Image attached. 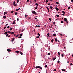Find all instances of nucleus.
Returning <instances> with one entry per match:
<instances>
[{
  "mask_svg": "<svg viewBox=\"0 0 73 73\" xmlns=\"http://www.w3.org/2000/svg\"><path fill=\"white\" fill-rule=\"evenodd\" d=\"M35 69H37L38 68H40V69H42V68L40 66H36L35 68Z\"/></svg>",
  "mask_w": 73,
  "mask_h": 73,
  "instance_id": "nucleus-1",
  "label": "nucleus"
},
{
  "mask_svg": "<svg viewBox=\"0 0 73 73\" xmlns=\"http://www.w3.org/2000/svg\"><path fill=\"white\" fill-rule=\"evenodd\" d=\"M64 21H66V22L67 23V24H68V21H67V19H66V18H64Z\"/></svg>",
  "mask_w": 73,
  "mask_h": 73,
  "instance_id": "nucleus-2",
  "label": "nucleus"
},
{
  "mask_svg": "<svg viewBox=\"0 0 73 73\" xmlns=\"http://www.w3.org/2000/svg\"><path fill=\"white\" fill-rule=\"evenodd\" d=\"M32 13L33 14H35V15H37V13L35 12V11H32Z\"/></svg>",
  "mask_w": 73,
  "mask_h": 73,
  "instance_id": "nucleus-3",
  "label": "nucleus"
},
{
  "mask_svg": "<svg viewBox=\"0 0 73 73\" xmlns=\"http://www.w3.org/2000/svg\"><path fill=\"white\" fill-rule=\"evenodd\" d=\"M55 9H56V11H58V10H59V9H58V8L57 7H56V8H55Z\"/></svg>",
  "mask_w": 73,
  "mask_h": 73,
  "instance_id": "nucleus-4",
  "label": "nucleus"
},
{
  "mask_svg": "<svg viewBox=\"0 0 73 73\" xmlns=\"http://www.w3.org/2000/svg\"><path fill=\"white\" fill-rule=\"evenodd\" d=\"M7 50L8 52H11V50L9 49H7Z\"/></svg>",
  "mask_w": 73,
  "mask_h": 73,
  "instance_id": "nucleus-5",
  "label": "nucleus"
},
{
  "mask_svg": "<svg viewBox=\"0 0 73 73\" xmlns=\"http://www.w3.org/2000/svg\"><path fill=\"white\" fill-rule=\"evenodd\" d=\"M15 2H14L13 3V4H14V5H15V6H16V5H17V4H15Z\"/></svg>",
  "mask_w": 73,
  "mask_h": 73,
  "instance_id": "nucleus-6",
  "label": "nucleus"
},
{
  "mask_svg": "<svg viewBox=\"0 0 73 73\" xmlns=\"http://www.w3.org/2000/svg\"><path fill=\"white\" fill-rule=\"evenodd\" d=\"M36 27H37V28H39V27H40V26H39V25L37 26L36 25Z\"/></svg>",
  "mask_w": 73,
  "mask_h": 73,
  "instance_id": "nucleus-7",
  "label": "nucleus"
},
{
  "mask_svg": "<svg viewBox=\"0 0 73 73\" xmlns=\"http://www.w3.org/2000/svg\"><path fill=\"white\" fill-rule=\"evenodd\" d=\"M16 53H20V51H15Z\"/></svg>",
  "mask_w": 73,
  "mask_h": 73,
  "instance_id": "nucleus-8",
  "label": "nucleus"
},
{
  "mask_svg": "<svg viewBox=\"0 0 73 73\" xmlns=\"http://www.w3.org/2000/svg\"><path fill=\"white\" fill-rule=\"evenodd\" d=\"M7 33L9 34H11V31H8Z\"/></svg>",
  "mask_w": 73,
  "mask_h": 73,
  "instance_id": "nucleus-9",
  "label": "nucleus"
},
{
  "mask_svg": "<svg viewBox=\"0 0 73 73\" xmlns=\"http://www.w3.org/2000/svg\"><path fill=\"white\" fill-rule=\"evenodd\" d=\"M53 41H54V40L53 39H52L51 40V42H53Z\"/></svg>",
  "mask_w": 73,
  "mask_h": 73,
  "instance_id": "nucleus-10",
  "label": "nucleus"
},
{
  "mask_svg": "<svg viewBox=\"0 0 73 73\" xmlns=\"http://www.w3.org/2000/svg\"><path fill=\"white\" fill-rule=\"evenodd\" d=\"M14 40H15V38H13L12 39V40H11L12 42H13V41H14Z\"/></svg>",
  "mask_w": 73,
  "mask_h": 73,
  "instance_id": "nucleus-11",
  "label": "nucleus"
},
{
  "mask_svg": "<svg viewBox=\"0 0 73 73\" xmlns=\"http://www.w3.org/2000/svg\"><path fill=\"white\" fill-rule=\"evenodd\" d=\"M58 55L59 56H58V57H59V56H60V53L59 52H58Z\"/></svg>",
  "mask_w": 73,
  "mask_h": 73,
  "instance_id": "nucleus-12",
  "label": "nucleus"
},
{
  "mask_svg": "<svg viewBox=\"0 0 73 73\" xmlns=\"http://www.w3.org/2000/svg\"><path fill=\"white\" fill-rule=\"evenodd\" d=\"M20 8L18 9H16V11H18V10H20Z\"/></svg>",
  "mask_w": 73,
  "mask_h": 73,
  "instance_id": "nucleus-13",
  "label": "nucleus"
},
{
  "mask_svg": "<svg viewBox=\"0 0 73 73\" xmlns=\"http://www.w3.org/2000/svg\"><path fill=\"white\" fill-rule=\"evenodd\" d=\"M62 12L63 13V14H65V11H62Z\"/></svg>",
  "mask_w": 73,
  "mask_h": 73,
  "instance_id": "nucleus-14",
  "label": "nucleus"
},
{
  "mask_svg": "<svg viewBox=\"0 0 73 73\" xmlns=\"http://www.w3.org/2000/svg\"><path fill=\"white\" fill-rule=\"evenodd\" d=\"M3 19H6V18H7V17H6V16H4L3 17Z\"/></svg>",
  "mask_w": 73,
  "mask_h": 73,
  "instance_id": "nucleus-15",
  "label": "nucleus"
},
{
  "mask_svg": "<svg viewBox=\"0 0 73 73\" xmlns=\"http://www.w3.org/2000/svg\"><path fill=\"white\" fill-rule=\"evenodd\" d=\"M55 59H56V58L55 57L52 59V60L54 61Z\"/></svg>",
  "mask_w": 73,
  "mask_h": 73,
  "instance_id": "nucleus-16",
  "label": "nucleus"
},
{
  "mask_svg": "<svg viewBox=\"0 0 73 73\" xmlns=\"http://www.w3.org/2000/svg\"><path fill=\"white\" fill-rule=\"evenodd\" d=\"M53 36H56V34H54L53 35Z\"/></svg>",
  "mask_w": 73,
  "mask_h": 73,
  "instance_id": "nucleus-17",
  "label": "nucleus"
},
{
  "mask_svg": "<svg viewBox=\"0 0 73 73\" xmlns=\"http://www.w3.org/2000/svg\"><path fill=\"white\" fill-rule=\"evenodd\" d=\"M62 71H65V70L64 69H62Z\"/></svg>",
  "mask_w": 73,
  "mask_h": 73,
  "instance_id": "nucleus-18",
  "label": "nucleus"
},
{
  "mask_svg": "<svg viewBox=\"0 0 73 73\" xmlns=\"http://www.w3.org/2000/svg\"><path fill=\"white\" fill-rule=\"evenodd\" d=\"M6 14H7V12H4V15H6Z\"/></svg>",
  "mask_w": 73,
  "mask_h": 73,
  "instance_id": "nucleus-19",
  "label": "nucleus"
},
{
  "mask_svg": "<svg viewBox=\"0 0 73 73\" xmlns=\"http://www.w3.org/2000/svg\"><path fill=\"white\" fill-rule=\"evenodd\" d=\"M13 29V28L12 27L11 28H10V31H12Z\"/></svg>",
  "mask_w": 73,
  "mask_h": 73,
  "instance_id": "nucleus-20",
  "label": "nucleus"
},
{
  "mask_svg": "<svg viewBox=\"0 0 73 73\" xmlns=\"http://www.w3.org/2000/svg\"><path fill=\"white\" fill-rule=\"evenodd\" d=\"M13 12H14V11H12L11 12V13H13Z\"/></svg>",
  "mask_w": 73,
  "mask_h": 73,
  "instance_id": "nucleus-21",
  "label": "nucleus"
},
{
  "mask_svg": "<svg viewBox=\"0 0 73 73\" xmlns=\"http://www.w3.org/2000/svg\"><path fill=\"white\" fill-rule=\"evenodd\" d=\"M55 40V41L56 42L57 41V38H56Z\"/></svg>",
  "mask_w": 73,
  "mask_h": 73,
  "instance_id": "nucleus-22",
  "label": "nucleus"
},
{
  "mask_svg": "<svg viewBox=\"0 0 73 73\" xmlns=\"http://www.w3.org/2000/svg\"><path fill=\"white\" fill-rule=\"evenodd\" d=\"M4 34V35H6V34H7V32H5Z\"/></svg>",
  "mask_w": 73,
  "mask_h": 73,
  "instance_id": "nucleus-23",
  "label": "nucleus"
},
{
  "mask_svg": "<svg viewBox=\"0 0 73 73\" xmlns=\"http://www.w3.org/2000/svg\"><path fill=\"white\" fill-rule=\"evenodd\" d=\"M35 5H37V6H38V3H36Z\"/></svg>",
  "mask_w": 73,
  "mask_h": 73,
  "instance_id": "nucleus-24",
  "label": "nucleus"
},
{
  "mask_svg": "<svg viewBox=\"0 0 73 73\" xmlns=\"http://www.w3.org/2000/svg\"><path fill=\"white\" fill-rule=\"evenodd\" d=\"M20 54L21 55H23V52H20Z\"/></svg>",
  "mask_w": 73,
  "mask_h": 73,
  "instance_id": "nucleus-25",
  "label": "nucleus"
},
{
  "mask_svg": "<svg viewBox=\"0 0 73 73\" xmlns=\"http://www.w3.org/2000/svg\"><path fill=\"white\" fill-rule=\"evenodd\" d=\"M36 38H40V36H36Z\"/></svg>",
  "mask_w": 73,
  "mask_h": 73,
  "instance_id": "nucleus-26",
  "label": "nucleus"
},
{
  "mask_svg": "<svg viewBox=\"0 0 73 73\" xmlns=\"http://www.w3.org/2000/svg\"><path fill=\"white\" fill-rule=\"evenodd\" d=\"M50 9H52V8H53V7H52V6H50Z\"/></svg>",
  "mask_w": 73,
  "mask_h": 73,
  "instance_id": "nucleus-27",
  "label": "nucleus"
},
{
  "mask_svg": "<svg viewBox=\"0 0 73 73\" xmlns=\"http://www.w3.org/2000/svg\"><path fill=\"white\" fill-rule=\"evenodd\" d=\"M15 15H17V12L15 13Z\"/></svg>",
  "mask_w": 73,
  "mask_h": 73,
  "instance_id": "nucleus-28",
  "label": "nucleus"
},
{
  "mask_svg": "<svg viewBox=\"0 0 73 73\" xmlns=\"http://www.w3.org/2000/svg\"><path fill=\"white\" fill-rule=\"evenodd\" d=\"M56 16H57V17H60V16H59V15H56Z\"/></svg>",
  "mask_w": 73,
  "mask_h": 73,
  "instance_id": "nucleus-29",
  "label": "nucleus"
},
{
  "mask_svg": "<svg viewBox=\"0 0 73 73\" xmlns=\"http://www.w3.org/2000/svg\"><path fill=\"white\" fill-rule=\"evenodd\" d=\"M35 9H37V7L36 6L35 8Z\"/></svg>",
  "mask_w": 73,
  "mask_h": 73,
  "instance_id": "nucleus-30",
  "label": "nucleus"
},
{
  "mask_svg": "<svg viewBox=\"0 0 73 73\" xmlns=\"http://www.w3.org/2000/svg\"><path fill=\"white\" fill-rule=\"evenodd\" d=\"M11 34H12V35H13V34H14V32H11Z\"/></svg>",
  "mask_w": 73,
  "mask_h": 73,
  "instance_id": "nucleus-31",
  "label": "nucleus"
},
{
  "mask_svg": "<svg viewBox=\"0 0 73 73\" xmlns=\"http://www.w3.org/2000/svg\"><path fill=\"white\" fill-rule=\"evenodd\" d=\"M56 69H54V72H55V71H56Z\"/></svg>",
  "mask_w": 73,
  "mask_h": 73,
  "instance_id": "nucleus-32",
  "label": "nucleus"
},
{
  "mask_svg": "<svg viewBox=\"0 0 73 73\" xmlns=\"http://www.w3.org/2000/svg\"><path fill=\"white\" fill-rule=\"evenodd\" d=\"M47 65H46L45 66V68H47Z\"/></svg>",
  "mask_w": 73,
  "mask_h": 73,
  "instance_id": "nucleus-33",
  "label": "nucleus"
},
{
  "mask_svg": "<svg viewBox=\"0 0 73 73\" xmlns=\"http://www.w3.org/2000/svg\"><path fill=\"white\" fill-rule=\"evenodd\" d=\"M23 36V34H20V36Z\"/></svg>",
  "mask_w": 73,
  "mask_h": 73,
  "instance_id": "nucleus-34",
  "label": "nucleus"
},
{
  "mask_svg": "<svg viewBox=\"0 0 73 73\" xmlns=\"http://www.w3.org/2000/svg\"><path fill=\"white\" fill-rule=\"evenodd\" d=\"M19 2V0H17V3H18Z\"/></svg>",
  "mask_w": 73,
  "mask_h": 73,
  "instance_id": "nucleus-35",
  "label": "nucleus"
},
{
  "mask_svg": "<svg viewBox=\"0 0 73 73\" xmlns=\"http://www.w3.org/2000/svg\"><path fill=\"white\" fill-rule=\"evenodd\" d=\"M27 2H28V3H29L30 2V1L28 0L27 1Z\"/></svg>",
  "mask_w": 73,
  "mask_h": 73,
  "instance_id": "nucleus-36",
  "label": "nucleus"
},
{
  "mask_svg": "<svg viewBox=\"0 0 73 73\" xmlns=\"http://www.w3.org/2000/svg\"><path fill=\"white\" fill-rule=\"evenodd\" d=\"M22 37L21 36H19V37H18V38H21Z\"/></svg>",
  "mask_w": 73,
  "mask_h": 73,
  "instance_id": "nucleus-37",
  "label": "nucleus"
},
{
  "mask_svg": "<svg viewBox=\"0 0 73 73\" xmlns=\"http://www.w3.org/2000/svg\"><path fill=\"white\" fill-rule=\"evenodd\" d=\"M70 7H69L68 8V9H70Z\"/></svg>",
  "mask_w": 73,
  "mask_h": 73,
  "instance_id": "nucleus-38",
  "label": "nucleus"
},
{
  "mask_svg": "<svg viewBox=\"0 0 73 73\" xmlns=\"http://www.w3.org/2000/svg\"><path fill=\"white\" fill-rule=\"evenodd\" d=\"M61 23H64V21H61Z\"/></svg>",
  "mask_w": 73,
  "mask_h": 73,
  "instance_id": "nucleus-39",
  "label": "nucleus"
},
{
  "mask_svg": "<svg viewBox=\"0 0 73 73\" xmlns=\"http://www.w3.org/2000/svg\"><path fill=\"white\" fill-rule=\"evenodd\" d=\"M46 8H47V10H49V8H48V7H46Z\"/></svg>",
  "mask_w": 73,
  "mask_h": 73,
  "instance_id": "nucleus-40",
  "label": "nucleus"
},
{
  "mask_svg": "<svg viewBox=\"0 0 73 73\" xmlns=\"http://www.w3.org/2000/svg\"><path fill=\"white\" fill-rule=\"evenodd\" d=\"M48 55H50V53H48Z\"/></svg>",
  "mask_w": 73,
  "mask_h": 73,
  "instance_id": "nucleus-41",
  "label": "nucleus"
},
{
  "mask_svg": "<svg viewBox=\"0 0 73 73\" xmlns=\"http://www.w3.org/2000/svg\"><path fill=\"white\" fill-rule=\"evenodd\" d=\"M61 56L63 57H64V55H63V54H62Z\"/></svg>",
  "mask_w": 73,
  "mask_h": 73,
  "instance_id": "nucleus-42",
  "label": "nucleus"
},
{
  "mask_svg": "<svg viewBox=\"0 0 73 73\" xmlns=\"http://www.w3.org/2000/svg\"><path fill=\"white\" fill-rule=\"evenodd\" d=\"M28 15H25V17H27V16H28Z\"/></svg>",
  "mask_w": 73,
  "mask_h": 73,
  "instance_id": "nucleus-43",
  "label": "nucleus"
},
{
  "mask_svg": "<svg viewBox=\"0 0 73 73\" xmlns=\"http://www.w3.org/2000/svg\"><path fill=\"white\" fill-rule=\"evenodd\" d=\"M38 36H40V33H38Z\"/></svg>",
  "mask_w": 73,
  "mask_h": 73,
  "instance_id": "nucleus-44",
  "label": "nucleus"
},
{
  "mask_svg": "<svg viewBox=\"0 0 73 73\" xmlns=\"http://www.w3.org/2000/svg\"><path fill=\"white\" fill-rule=\"evenodd\" d=\"M56 4H59V3H58V2H56Z\"/></svg>",
  "mask_w": 73,
  "mask_h": 73,
  "instance_id": "nucleus-45",
  "label": "nucleus"
},
{
  "mask_svg": "<svg viewBox=\"0 0 73 73\" xmlns=\"http://www.w3.org/2000/svg\"><path fill=\"white\" fill-rule=\"evenodd\" d=\"M48 0L46 1V3H48Z\"/></svg>",
  "mask_w": 73,
  "mask_h": 73,
  "instance_id": "nucleus-46",
  "label": "nucleus"
},
{
  "mask_svg": "<svg viewBox=\"0 0 73 73\" xmlns=\"http://www.w3.org/2000/svg\"><path fill=\"white\" fill-rule=\"evenodd\" d=\"M53 24L54 25H55V22H54Z\"/></svg>",
  "mask_w": 73,
  "mask_h": 73,
  "instance_id": "nucleus-47",
  "label": "nucleus"
},
{
  "mask_svg": "<svg viewBox=\"0 0 73 73\" xmlns=\"http://www.w3.org/2000/svg\"><path fill=\"white\" fill-rule=\"evenodd\" d=\"M15 24V22L13 23V24Z\"/></svg>",
  "mask_w": 73,
  "mask_h": 73,
  "instance_id": "nucleus-48",
  "label": "nucleus"
},
{
  "mask_svg": "<svg viewBox=\"0 0 73 73\" xmlns=\"http://www.w3.org/2000/svg\"><path fill=\"white\" fill-rule=\"evenodd\" d=\"M49 20H50V21H51V19H50V18H49Z\"/></svg>",
  "mask_w": 73,
  "mask_h": 73,
  "instance_id": "nucleus-49",
  "label": "nucleus"
},
{
  "mask_svg": "<svg viewBox=\"0 0 73 73\" xmlns=\"http://www.w3.org/2000/svg\"><path fill=\"white\" fill-rule=\"evenodd\" d=\"M70 65L71 66L73 65V64H72V63H71L70 64Z\"/></svg>",
  "mask_w": 73,
  "mask_h": 73,
  "instance_id": "nucleus-50",
  "label": "nucleus"
},
{
  "mask_svg": "<svg viewBox=\"0 0 73 73\" xmlns=\"http://www.w3.org/2000/svg\"><path fill=\"white\" fill-rule=\"evenodd\" d=\"M19 36V35H17L16 36V37H18Z\"/></svg>",
  "mask_w": 73,
  "mask_h": 73,
  "instance_id": "nucleus-51",
  "label": "nucleus"
},
{
  "mask_svg": "<svg viewBox=\"0 0 73 73\" xmlns=\"http://www.w3.org/2000/svg\"><path fill=\"white\" fill-rule=\"evenodd\" d=\"M58 63H60V61H59V60H58Z\"/></svg>",
  "mask_w": 73,
  "mask_h": 73,
  "instance_id": "nucleus-52",
  "label": "nucleus"
},
{
  "mask_svg": "<svg viewBox=\"0 0 73 73\" xmlns=\"http://www.w3.org/2000/svg\"><path fill=\"white\" fill-rule=\"evenodd\" d=\"M19 20V18H17V21H18Z\"/></svg>",
  "mask_w": 73,
  "mask_h": 73,
  "instance_id": "nucleus-53",
  "label": "nucleus"
},
{
  "mask_svg": "<svg viewBox=\"0 0 73 73\" xmlns=\"http://www.w3.org/2000/svg\"><path fill=\"white\" fill-rule=\"evenodd\" d=\"M48 5H50V3H48Z\"/></svg>",
  "mask_w": 73,
  "mask_h": 73,
  "instance_id": "nucleus-54",
  "label": "nucleus"
},
{
  "mask_svg": "<svg viewBox=\"0 0 73 73\" xmlns=\"http://www.w3.org/2000/svg\"><path fill=\"white\" fill-rule=\"evenodd\" d=\"M9 28V26H8L7 27V28Z\"/></svg>",
  "mask_w": 73,
  "mask_h": 73,
  "instance_id": "nucleus-55",
  "label": "nucleus"
},
{
  "mask_svg": "<svg viewBox=\"0 0 73 73\" xmlns=\"http://www.w3.org/2000/svg\"><path fill=\"white\" fill-rule=\"evenodd\" d=\"M6 36H7H7H8V34H7Z\"/></svg>",
  "mask_w": 73,
  "mask_h": 73,
  "instance_id": "nucleus-56",
  "label": "nucleus"
},
{
  "mask_svg": "<svg viewBox=\"0 0 73 73\" xmlns=\"http://www.w3.org/2000/svg\"><path fill=\"white\" fill-rule=\"evenodd\" d=\"M62 16H64L65 15H64V14H62Z\"/></svg>",
  "mask_w": 73,
  "mask_h": 73,
  "instance_id": "nucleus-57",
  "label": "nucleus"
},
{
  "mask_svg": "<svg viewBox=\"0 0 73 73\" xmlns=\"http://www.w3.org/2000/svg\"><path fill=\"white\" fill-rule=\"evenodd\" d=\"M49 33H48V34H47V35H48V36H49Z\"/></svg>",
  "mask_w": 73,
  "mask_h": 73,
  "instance_id": "nucleus-58",
  "label": "nucleus"
},
{
  "mask_svg": "<svg viewBox=\"0 0 73 73\" xmlns=\"http://www.w3.org/2000/svg\"><path fill=\"white\" fill-rule=\"evenodd\" d=\"M71 1L72 2V3H73V0H71Z\"/></svg>",
  "mask_w": 73,
  "mask_h": 73,
  "instance_id": "nucleus-59",
  "label": "nucleus"
},
{
  "mask_svg": "<svg viewBox=\"0 0 73 73\" xmlns=\"http://www.w3.org/2000/svg\"><path fill=\"white\" fill-rule=\"evenodd\" d=\"M7 25H8V24H6L5 25L6 26H7Z\"/></svg>",
  "mask_w": 73,
  "mask_h": 73,
  "instance_id": "nucleus-60",
  "label": "nucleus"
},
{
  "mask_svg": "<svg viewBox=\"0 0 73 73\" xmlns=\"http://www.w3.org/2000/svg\"><path fill=\"white\" fill-rule=\"evenodd\" d=\"M4 29H5V28H6V27H4Z\"/></svg>",
  "mask_w": 73,
  "mask_h": 73,
  "instance_id": "nucleus-61",
  "label": "nucleus"
},
{
  "mask_svg": "<svg viewBox=\"0 0 73 73\" xmlns=\"http://www.w3.org/2000/svg\"><path fill=\"white\" fill-rule=\"evenodd\" d=\"M34 1L35 2H36V0H34Z\"/></svg>",
  "mask_w": 73,
  "mask_h": 73,
  "instance_id": "nucleus-62",
  "label": "nucleus"
},
{
  "mask_svg": "<svg viewBox=\"0 0 73 73\" xmlns=\"http://www.w3.org/2000/svg\"><path fill=\"white\" fill-rule=\"evenodd\" d=\"M34 32H35V29L34 30Z\"/></svg>",
  "mask_w": 73,
  "mask_h": 73,
  "instance_id": "nucleus-63",
  "label": "nucleus"
},
{
  "mask_svg": "<svg viewBox=\"0 0 73 73\" xmlns=\"http://www.w3.org/2000/svg\"><path fill=\"white\" fill-rule=\"evenodd\" d=\"M10 37V35H9V36H8V37Z\"/></svg>",
  "mask_w": 73,
  "mask_h": 73,
  "instance_id": "nucleus-64",
  "label": "nucleus"
}]
</instances>
